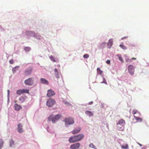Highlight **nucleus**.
<instances>
[{"mask_svg":"<svg viewBox=\"0 0 149 149\" xmlns=\"http://www.w3.org/2000/svg\"><path fill=\"white\" fill-rule=\"evenodd\" d=\"M84 136L83 134H79L78 135L75 136L70 137L69 140L70 143H73L79 141L82 139Z\"/></svg>","mask_w":149,"mask_h":149,"instance_id":"1","label":"nucleus"},{"mask_svg":"<svg viewBox=\"0 0 149 149\" xmlns=\"http://www.w3.org/2000/svg\"><path fill=\"white\" fill-rule=\"evenodd\" d=\"M64 121L65 122V125L66 126L68 125H72L74 123V119L71 117L65 118Z\"/></svg>","mask_w":149,"mask_h":149,"instance_id":"2","label":"nucleus"},{"mask_svg":"<svg viewBox=\"0 0 149 149\" xmlns=\"http://www.w3.org/2000/svg\"><path fill=\"white\" fill-rule=\"evenodd\" d=\"M55 103V101L54 100L51 98L47 100L46 102V105L49 107H52Z\"/></svg>","mask_w":149,"mask_h":149,"instance_id":"3","label":"nucleus"},{"mask_svg":"<svg viewBox=\"0 0 149 149\" xmlns=\"http://www.w3.org/2000/svg\"><path fill=\"white\" fill-rule=\"evenodd\" d=\"M24 83L26 85L31 86L33 84L34 82L32 78H29L25 80Z\"/></svg>","mask_w":149,"mask_h":149,"instance_id":"4","label":"nucleus"},{"mask_svg":"<svg viewBox=\"0 0 149 149\" xmlns=\"http://www.w3.org/2000/svg\"><path fill=\"white\" fill-rule=\"evenodd\" d=\"M29 91L28 89H25L19 90L17 91L16 93L19 95L24 93H29Z\"/></svg>","mask_w":149,"mask_h":149,"instance_id":"5","label":"nucleus"},{"mask_svg":"<svg viewBox=\"0 0 149 149\" xmlns=\"http://www.w3.org/2000/svg\"><path fill=\"white\" fill-rule=\"evenodd\" d=\"M32 68L31 67H29L26 69L23 73V74L26 76L30 74L32 71Z\"/></svg>","mask_w":149,"mask_h":149,"instance_id":"6","label":"nucleus"},{"mask_svg":"<svg viewBox=\"0 0 149 149\" xmlns=\"http://www.w3.org/2000/svg\"><path fill=\"white\" fill-rule=\"evenodd\" d=\"M128 69L129 72L130 74L132 75L134 74V69L133 65H129L128 67Z\"/></svg>","mask_w":149,"mask_h":149,"instance_id":"7","label":"nucleus"},{"mask_svg":"<svg viewBox=\"0 0 149 149\" xmlns=\"http://www.w3.org/2000/svg\"><path fill=\"white\" fill-rule=\"evenodd\" d=\"M49 121H51L52 123H55L56 121V115H51L48 118Z\"/></svg>","mask_w":149,"mask_h":149,"instance_id":"8","label":"nucleus"},{"mask_svg":"<svg viewBox=\"0 0 149 149\" xmlns=\"http://www.w3.org/2000/svg\"><path fill=\"white\" fill-rule=\"evenodd\" d=\"M80 146V144L77 143L71 145L70 146L71 149H77Z\"/></svg>","mask_w":149,"mask_h":149,"instance_id":"9","label":"nucleus"},{"mask_svg":"<svg viewBox=\"0 0 149 149\" xmlns=\"http://www.w3.org/2000/svg\"><path fill=\"white\" fill-rule=\"evenodd\" d=\"M55 94L54 92L52 90L50 89L48 90L47 96L48 97H51L54 95Z\"/></svg>","mask_w":149,"mask_h":149,"instance_id":"10","label":"nucleus"},{"mask_svg":"<svg viewBox=\"0 0 149 149\" xmlns=\"http://www.w3.org/2000/svg\"><path fill=\"white\" fill-rule=\"evenodd\" d=\"M17 130L18 132L19 133H22L23 132V130L22 128V126L20 124H18L17 125Z\"/></svg>","mask_w":149,"mask_h":149,"instance_id":"11","label":"nucleus"},{"mask_svg":"<svg viewBox=\"0 0 149 149\" xmlns=\"http://www.w3.org/2000/svg\"><path fill=\"white\" fill-rule=\"evenodd\" d=\"M14 107L15 110L16 111H19L22 109V107L17 104H14Z\"/></svg>","mask_w":149,"mask_h":149,"instance_id":"12","label":"nucleus"},{"mask_svg":"<svg viewBox=\"0 0 149 149\" xmlns=\"http://www.w3.org/2000/svg\"><path fill=\"white\" fill-rule=\"evenodd\" d=\"M40 83L42 84L48 85L49 84L48 81L46 79L44 78H41L40 79Z\"/></svg>","mask_w":149,"mask_h":149,"instance_id":"13","label":"nucleus"},{"mask_svg":"<svg viewBox=\"0 0 149 149\" xmlns=\"http://www.w3.org/2000/svg\"><path fill=\"white\" fill-rule=\"evenodd\" d=\"M80 128L79 127L74 130L72 132L73 134H76L79 133L80 132Z\"/></svg>","mask_w":149,"mask_h":149,"instance_id":"14","label":"nucleus"},{"mask_svg":"<svg viewBox=\"0 0 149 149\" xmlns=\"http://www.w3.org/2000/svg\"><path fill=\"white\" fill-rule=\"evenodd\" d=\"M113 41L112 39H110L109 40L108 43V46L109 48H110L112 45Z\"/></svg>","mask_w":149,"mask_h":149,"instance_id":"15","label":"nucleus"},{"mask_svg":"<svg viewBox=\"0 0 149 149\" xmlns=\"http://www.w3.org/2000/svg\"><path fill=\"white\" fill-rule=\"evenodd\" d=\"M125 122L124 120L121 119L119 120L118 121V123H117V125H118V124L121 125L123 124H125Z\"/></svg>","mask_w":149,"mask_h":149,"instance_id":"16","label":"nucleus"},{"mask_svg":"<svg viewBox=\"0 0 149 149\" xmlns=\"http://www.w3.org/2000/svg\"><path fill=\"white\" fill-rule=\"evenodd\" d=\"M85 113L90 116H92L93 115V113L91 111H87L85 112Z\"/></svg>","mask_w":149,"mask_h":149,"instance_id":"17","label":"nucleus"},{"mask_svg":"<svg viewBox=\"0 0 149 149\" xmlns=\"http://www.w3.org/2000/svg\"><path fill=\"white\" fill-rule=\"evenodd\" d=\"M121 148L122 149H128L129 146L127 144H125V145H123L121 146Z\"/></svg>","mask_w":149,"mask_h":149,"instance_id":"18","label":"nucleus"},{"mask_svg":"<svg viewBox=\"0 0 149 149\" xmlns=\"http://www.w3.org/2000/svg\"><path fill=\"white\" fill-rule=\"evenodd\" d=\"M134 119L138 122H141L142 120V119L139 117H138L135 116H134Z\"/></svg>","mask_w":149,"mask_h":149,"instance_id":"19","label":"nucleus"},{"mask_svg":"<svg viewBox=\"0 0 149 149\" xmlns=\"http://www.w3.org/2000/svg\"><path fill=\"white\" fill-rule=\"evenodd\" d=\"M120 46L122 49H123L125 50L127 49V48L125 46L123 43H122L120 45Z\"/></svg>","mask_w":149,"mask_h":149,"instance_id":"20","label":"nucleus"},{"mask_svg":"<svg viewBox=\"0 0 149 149\" xmlns=\"http://www.w3.org/2000/svg\"><path fill=\"white\" fill-rule=\"evenodd\" d=\"M97 73L100 74H101L103 72L99 68H98L97 69Z\"/></svg>","mask_w":149,"mask_h":149,"instance_id":"21","label":"nucleus"},{"mask_svg":"<svg viewBox=\"0 0 149 149\" xmlns=\"http://www.w3.org/2000/svg\"><path fill=\"white\" fill-rule=\"evenodd\" d=\"M33 32L30 31H26V34L27 36H29L31 33H33Z\"/></svg>","mask_w":149,"mask_h":149,"instance_id":"22","label":"nucleus"},{"mask_svg":"<svg viewBox=\"0 0 149 149\" xmlns=\"http://www.w3.org/2000/svg\"><path fill=\"white\" fill-rule=\"evenodd\" d=\"M117 56L118 57L121 63H123L124 61L123 59L119 55H117Z\"/></svg>","mask_w":149,"mask_h":149,"instance_id":"23","label":"nucleus"},{"mask_svg":"<svg viewBox=\"0 0 149 149\" xmlns=\"http://www.w3.org/2000/svg\"><path fill=\"white\" fill-rule=\"evenodd\" d=\"M10 147L14 145V141L13 140V139H11L10 140Z\"/></svg>","mask_w":149,"mask_h":149,"instance_id":"24","label":"nucleus"},{"mask_svg":"<svg viewBox=\"0 0 149 149\" xmlns=\"http://www.w3.org/2000/svg\"><path fill=\"white\" fill-rule=\"evenodd\" d=\"M30 49L31 48L29 47H26L24 48V50L26 52H29Z\"/></svg>","mask_w":149,"mask_h":149,"instance_id":"25","label":"nucleus"},{"mask_svg":"<svg viewBox=\"0 0 149 149\" xmlns=\"http://www.w3.org/2000/svg\"><path fill=\"white\" fill-rule=\"evenodd\" d=\"M3 142L1 140V139H0V149H1V148L3 146Z\"/></svg>","mask_w":149,"mask_h":149,"instance_id":"26","label":"nucleus"},{"mask_svg":"<svg viewBox=\"0 0 149 149\" xmlns=\"http://www.w3.org/2000/svg\"><path fill=\"white\" fill-rule=\"evenodd\" d=\"M62 117V116L60 115H56V120L59 119Z\"/></svg>","mask_w":149,"mask_h":149,"instance_id":"27","label":"nucleus"},{"mask_svg":"<svg viewBox=\"0 0 149 149\" xmlns=\"http://www.w3.org/2000/svg\"><path fill=\"white\" fill-rule=\"evenodd\" d=\"M63 102L66 105L69 106L70 105V104L69 102H67L65 101V100H63Z\"/></svg>","mask_w":149,"mask_h":149,"instance_id":"28","label":"nucleus"},{"mask_svg":"<svg viewBox=\"0 0 149 149\" xmlns=\"http://www.w3.org/2000/svg\"><path fill=\"white\" fill-rule=\"evenodd\" d=\"M89 57V55L88 54H85L83 56L84 58H88Z\"/></svg>","mask_w":149,"mask_h":149,"instance_id":"29","label":"nucleus"},{"mask_svg":"<svg viewBox=\"0 0 149 149\" xmlns=\"http://www.w3.org/2000/svg\"><path fill=\"white\" fill-rule=\"evenodd\" d=\"M89 146L91 148H95V146L93 143L90 144L89 145Z\"/></svg>","mask_w":149,"mask_h":149,"instance_id":"30","label":"nucleus"},{"mask_svg":"<svg viewBox=\"0 0 149 149\" xmlns=\"http://www.w3.org/2000/svg\"><path fill=\"white\" fill-rule=\"evenodd\" d=\"M50 58L52 61H53L54 62H55V60L52 56H51L50 57Z\"/></svg>","mask_w":149,"mask_h":149,"instance_id":"31","label":"nucleus"},{"mask_svg":"<svg viewBox=\"0 0 149 149\" xmlns=\"http://www.w3.org/2000/svg\"><path fill=\"white\" fill-rule=\"evenodd\" d=\"M137 110H136V109L132 111V113L133 114H135L137 113Z\"/></svg>","mask_w":149,"mask_h":149,"instance_id":"32","label":"nucleus"},{"mask_svg":"<svg viewBox=\"0 0 149 149\" xmlns=\"http://www.w3.org/2000/svg\"><path fill=\"white\" fill-rule=\"evenodd\" d=\"M103 81L102 82H101V83H104L106 84H107V82L106 80L105 79V78H103Z\"/></svg>","mask_w":149,"mask_h":149,"instance_id":"33","label":"nucleus"},{"mask_svg":"<svg viewBox=\"0 0 149 149\" xmlns=\"http://www.w3.org/2000/svg\"><path fill=\"white\" fill-rule=\"evenodd\" d=\"M19 100H20L22 101V102H24V98L23 97H22L20 98L19 99Z\"/></svg>","mask_w":149,"mask_h":149,"instance_id":"34","label":"nucleus"},{"mask_svg":"<svg viewBox=\"0 0 149 149\" xmlns=\"http://www.w3.org/2000/svg\"><path fill=\"white\" fill-rule=\"evenodd\" d=\"M9 63L11 64H13L14 63V61L13 60H10L9 61Z\"/></svg>","mask_w":149,"mask_h":149,"instance_id":"35","label":"nucleus"},{"mask_svg":"<svg viewBox=\"0 0 149 149\" xmlns=\"http://www.w3.org/2000/svg\"><path fill=\"white\" fill-rule=\"evenodd\" d=\"M130 46L131 47H135V45L134 44H130Z\"/></svg>","mask_w":149,"mask_h":149,"instance_id":"36","label":"nucleus"},{"mask_svg":"<svg viewBox=\"0 0 149 149\" xmlns=\"http://www.w3.org/2000/svg\"><path fill=\"white\" fill-rule=\"evenodd\" d=\"M106 63L108 64H109L110 63V61L109 60H107L106 62Z\"/></svg>","mask_w":149,"mask_h":149,"instance_id":"37","label":"nucleus"},{"mask_svg":"<svg viewBox=\"0 0 149 149\" xmlns=\"http://www.w3.org/2000/svg\"><path fill=\"white\" fill-rule=\"evenodd\" d=\"M93 101H91V102H90L89 103H88V104L89 105H91V104H93Z\"/></svg>","mask_w":149,"mask_h":149,"instance_id":"38","label":"nucleus"},{"mask_svg":"<svg viewBox=\"0 0 149 149\" xmlns=\"http://www.w3.org/2000/svg\"><path fill=\"white\" fill-rule=\"evenodd\" d=\"M7 92H8V95H9V92H10V91L9 90H7Z\"/></svg>","mask_w":149,"mask_h":149,"instance_id":"39","label":"nucleus"},{"mask_svg":"<svg viewBox=\"0 0 149 149\" xmlns=\"http://www.w3.org/2000/svg\"><path fill=\"white\" fill-rule=\"evenodd\" d=\"M126 38V37H123V38H121V39L122 40H123L124 38Z\"/></svg>","mask_w":149,"mask_h":149,"instance_id":"40","label":"nucleus"},{"mask_svg":"<svg viewBox=\"0 0 149 149\" xmlns=\"http://www.w3.org/2000/svg\"><path fill=\"white\" fill-rule=\"evenodd\" d=\"M136 58H132V59H134V60H136Z\"/></svg>","mask_w":149,"mask_h":149,"instance_id":"41","label":"nucleus"},{"mask_svg":"<svg viewBox=\"0 0 149 149\" xmlns=\"http://www.w3.org/2000/svg\"><path fill=\"white\" fill-rule=\"evenodd\" d=\"M54 71H56V69H54Z\"/></svg>","mask_w":149,"mask_h":149,"instance_id":"42","label":"nucleus"},{"mask_svg":"<svg viewBox=\"0 0 149 149\" xmlns=\"http://www.w3.org/2000/svg\"><path fill=\"white\" fill-rule=\"evenodd\" d=\"M16 102H17V101H15V102L16 103Z\"/></svg>","mask_w":149,"mask_h":149,"instance_id":"43","label":"nucleus"}]
</instances>
